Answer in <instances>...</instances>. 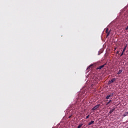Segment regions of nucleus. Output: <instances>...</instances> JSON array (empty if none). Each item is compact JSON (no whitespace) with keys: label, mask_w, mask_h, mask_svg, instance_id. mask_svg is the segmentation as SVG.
<instances>
[{"label":"nucleus","mask_w":128,"mask_h":128,"mask_svg":"<svg viewBox=\"0 0 128 128\" xmlns=\"http://www.w3.org/2000/svg\"><path fill=\"white\" fill-rule=\"evenodd\" d=\"M82 126H84V124H79V126H78L77 128H80Z\"/></svg>","instance_id":"obj_8"},{"label":"nucleus","mask_w":128,"mask_h":128,"mask_svg":"<svg viewBox=\"0 0 128 128\" xmlns=\"http://www.w3.org/2000/svg\"><path fill=\"white\" fill-rule=\"evenodd\" d=\"M68 118H72V116H68Z\"/></svg>","instance_id":"obj_16"},{"label":"nucleus","mask_w":128,"mask_h":128,"mask_svg":"<svg viewBox=\"0 0 128 128\" xmlns=\"http://www.w3.org/2000/svg\"><path fill=\"white\" fill-rule=\"evenodd\" d=\"M92 65H90V66H89L87 70H90V66H92Z\"/></svg>","instance_id":"obj_13"},{"label":"nucleus","mask_w":128,"mask_h":128,"mask_svg":"<svg viewBox=\"0 0 128 128\" xmlns=\"http://www.w3.org/2000/svg\"><path fill=\"white\" fill-rule=\"evenodd\" d=\"M127 114H128V112H127Z\"/></svg>","instance_id":"obj_21"},{"label":"nucleus","mask_w":128,"mask_h":128,"mask_svg":"<svg viewBox=\"0 0 128 128\" xmlns=\"http://www.w3.org/2000/svg\"><path fill=\"white\" fill-rule=\"evenodd\" d=\"M124 52H122V53L121 54L120 56H124Z\"/></svg>","instance_id":"obj_14"},{"label":"nucleus","mask_w":128,"mask_h":128,"mask_svg":"<svg viewBox=\"0 0 128 128\" xmlns=\"http://www.w3.org/2000/svg\"><path fill=\"white\" fill-rule=\"evenodd\" d=\"M126 46H127V45H126L125 46H124V48H126Z\"/></svg>","instance_id":"obj_18"},{"label":"nucleus","mask_w":128,"mask_h":128,"mask_svg":"<svg viewBox=\"0 0 128 128\" xmlns=\"http://www.w3.org/2000/svg\"><path fill=\"white\" fill-rule=\"evenodd\" d=\"M100 104H98L96 106H94L92 110H98V108H100Z\"/></svg>","instance_id":"obj_2"},{"label":"nucleus","mask_w":128,"mask_h":128,"mask_svg":"<svg viewBox=\"0 0 128 128\" xmlns=\"http://www.w3.org/2000/svg\"><path fill=\"white\" fill-rule=\"evenodd\" d=\"M126 48H124L123 49L122 52H126Z\"/></svg>","instance_id":"obj_12"},{"label":"nucleus","mask_w":128,"mask_h":128,"mask_svg":"<svg viewBox=\"0 0 128 128\" xmlns=\"http://www.w3.org/2000/svg\"><path fill=\"white\" fill-rule=\"evenodd\" d=\"M126 116V114H124V116Z\"/></svg>","instance_id":"obj_19"},{"label":"nucleus","mask_w":128,"mask_h":128,"mask_svg":"<svg viewBox=\"0 0 128 128\" xmlns=\"http://www.w3.org/2000/svg\"><path fill=\"white\" fill-rule=\"evenodd\" d=\"M122 70H119L118 72V74H122Z\"/></svg>","instance_id":"obj_9"},{"label":"nucleus","mask_w":128,"mask_h":128,"mask_svg":"<svg viewBox=\"0 0 128 128\" xmlns=\"http://www.w3.org/2000/svg\"><path fill=\"white\" fill-rule=\"evenodd\" d=\"M106 64H103V65H102V66H100L99 67H98V68H96V70H102V68H104V66H106Z\"/></svg>","instance_id":"obj_5"},{"label":"nucleus","mask_w":128,"mask_h":128,"mask_svg":"<svg viewBox=\"0 0 128 128\" xmlns=\"http://www.w3.org/2000/svg\"><path fill=\"white\" fill-rule=\"evenodd\" d=\"M94 124V121L92 120L88 124V126H91V124Z\"/></svg>","instance_id":"obj_7"},{"label":"nucleus","mask_w":128,"mask_h":128,"mask_svg":"<svg viewBox=\"0 0 128 128\" xmlns=\"http://www.w3.org/2000/svg\"><path fill=\"white\" fill-rule=\"evenodd\" d=\"M116 54H120V51H118H118H117Z\"/></svg>","instance_id":"obj_15"},{"label":"nucleus","mask_w":128,"mask_h":128,"mask_svg":"<svg viewBox=\"0 0 128 128\" xmlns=\"http://www.w3.org/2000/svg\"><path fill=\"white\" fill-rule=\"evenodd\" d=\"M106 33L107 34L106 38H108V36L110 34V30L108 31V28H106Z\"/></svg>","instance_id":"obj_1"},{"label":"nucleus","mask_w":128,"mask_h":128,"mask_svg":"<svg viewBox=\"0 0 128 128\" xmlns=\"http://www.w3.org/2000/svg\"><path fill=\"white\" fill-rule=\"evenodd\" d=\"M114 110H116V108H114L112 110H111L109 112L110 114H112L114 112Z\"/></svg>","instance_id":"obj_6"},{"label":"nucleus","mask_w":128,"mask_h":128,"mask_svg":"<svg viewBox=\"0 0 128 128\" xmlns=\"http://www.w3.org/2000/svg\"><path fill=\"white\" fill-rule=\"evenodd\" d=\"M114 50H116V48H114Z\"/></svg>","instance_id":"obj_20"},{"label":"nucleus","mask_w":128,"mask_h":128,"mask_svg":"<svg viewBox=\"0 0 128 128\" xmlns=\"http://www.w3.org/2000/svg\"><path fill=\"white\" fill-rule=\"evenodd\" d=\"M90 118V114L86 116V120H88V118Z\"/></svg>","instance_id":"obj_11"},{"label":"nucleus","mask_w":128,"mask_h":128,"mask_svg":"<svg viewBox=\"0 0 128 128\" xmlns=\"http://www.w3.org/2000/svg\"><path fill=\"white\" fill-rule=\"evenodd\" d=\"M116 78H114L112 80H109L108 82V84H112V82H116Z\"/></svg>","instance_id":"obj_3"},{"label":"nucleus","mask_w":128,"mask_h":128,"mask_svg":"<svg viewBox=\"0 0 128 128\" xmlns=\"http://www.w3.org/2000/svg\"><path fill=\"white\" fill-rule=\"evenodd\" d=\"M126 128H128V127H127Z\"/></svg>","instance_id":"obj_22"},{"label":"nucleus","mask_w":128,"mask_h":128,"mask_svg":"<svg viewBox=\"0 0 128 128\" xmlns=\"http://www.w3.org/2000/svg\"><path fill=\"white\" fill-rule=\"evenodd\" d=\"M112 96H114V93H112L110 94L107 96L106 97V100H108V99L110 98H112Z\"/></svg>","instance_id":"obj_4"},{"label":"nucleus","mask_w":128,"mask_h":128,"mask_svg":"<svg viewBox=\"0 0 128 128\" xmlns=\"http://www.w3.org/2000/svg\"><path fill=\"white\" fill-rule=\"evenodd\" d=\"M112 102V100H110L109 102H108L106 104V106H108V104H110V103Z\"/></svg>","instance_id":"obj_10"},{"label":"nucleus","mask_w":128,"mask_h":128,"mask_svg":"<svg viewBox=\"0 0 128 128\" xmlns=\"http://www.w3.org/2000/svg\"><path fill=\"white\" fill-rule=\"evenodd\" d=\"M126 30H128V26H127L126 28Z\"/></svg>","instance_id":"obj_17"}]
</instances>
